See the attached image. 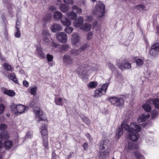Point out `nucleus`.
<instances>
[{
	"mask_svg": "<svg viewBox=\"0 0 159 159\" xmlns=\"http://www.w3.org/2000/svg\"><path fill=\"white\" fill-rule=\"evenodd\" d=\"M120 128L117 129L116 137L119 138L123 134V129L128 131L139 132L141 129V127L137 123L133 122L129 125L123 122L121 124Z\"/></svg>",
	"mask_w": 159,
	"mask_h": 159,
	"instance_id": "obj_1",
	"label": "nucleus"
},
{
	"mask_svg": "<svg viewBox=\"0 0 159 159\" xmlns=\"http://www.w3.org/2000/svg\"><path fill=\"white\" fill-rule=\"evenodd\" d=\"M92 13L93 15H96L99 18L104 16L105 14V6L104 3L100 1L97 2Z\"/></svg>",
	"mask_w": 159,
	"mask_h": 159,
	"instance_id": "obj_2",
	"label": "nucleus"
},
{
	"mask_svg": "<svg viewBox=\"0 0 159 159\" xmlns=\"http://www.w3.org/2000/svg\"><path fill=\"white\" fill-rule=\"evenodd\" d=\"M27 107L26 106L21 104H12L11 108L13 113L16 116L20 115L25 112Z\"/></svg>",
	"mask_w": 159,
	"mask_h": 159,
	"instance_id": "obj_3",
	"label": "nucleus"
},
{
	"mask_svg": "<svg viewBox=\"0 0 159 159\" xmlns=\"http://www.w3.org/2000/svg\"><path fill=\"white\" fill-rule=\"evenodd\" d=\"M116 65L122 70L130 69L131 67V64L126 60L120 59L116 61Z\"/></svg>",
	"mask_w": 159,
	"mask_h": 159,
	"instance_id": "obj_4",
	"label": "nucleus"
},
{
	"mask_svg": "<svg viewBox=\"0 0 159 159\" xmlns=\"http://www.w3.org/2000/svg\"><path fill=\"white\" fill-rule=\"evenodd\" d=\"M109 85V84L108 83L104 84L102 85L101 88H99L98 89L96 90L95 91L94 97H99L105 94L106 92L107 89Z\"/></svg>",
	"mask_w": 159,
	"mask_h": 159,
	"instance_id": "obj_5",
	"label": "nucleus"
},
{
	"mask_svg": "<svg viewBox=\"0 0 159 159\" xmlns=\"http://www.w3.org/2000/svg\"><path fill=\"white\" fill-rule=\"evenodd\" d=\"M80 36L76 33H73L71 40L72 44L74 46L78 47L81 45Z\"/></svg>",
	"mask_w": 159,
	"mask_h": 159,
	"instance_id": "obj_6",
	"label": "nucleus"
},
{
	"mask_svg": "<svg viewBox=\"0 0 159 159\" xmlns=\"http://www.w3.org/2000/svg\"><path fill=\"white\" fill-rule=\"evenodd\" d=\"M150 54L154 57H156L159 54V43L153 44L151 47Z\"/></svg>",
	"mask_w": 159,
	"mask_h": 159,
	"instance_id": "obj_7",
	"label": "nucleus"
},
{
	"mask_svg": "<svg viewBox=\"0 0 159 159\" xmlns=\"http://www.w3.org/2000/svg\"><path fill=\"white\" fill-rule=\"evenodd\" d=\"M111 144L110 141L108 139H106L101 141L100 145V149H101V151L104 150L110 152Z\"/></svg>",
	"mask_w": 159,
	"mask_h": 159,
	"instance_id": "obj_8",
	"label": "nucleus"
},
{
	"mask_svg": "<svg viewBox=\"0 0 159 159\" xmlns=\"http://www.w3.org/2000/svg\"><path fill=\"white\" fill-rule=\"evenodd\" d=\"M34 112L35 114L36 117L38 121H40L45 120L44 115L41 109L37 107L34 109Z\"/></svg>",
	"mask_w": 159,
	"mask_h": 159,
	"instance_id": "obj_9",
	"label": "nucleus"
},
{
	"mask_svg": "<svg viewBox=\"0 0 159 159\" xmlns=\"http://www.w3.org/2000/svg\"><path fill=\"white\" fill-rule=\"evenodd\" d=\"M56 36L59 41L62 43L66 42L67 40L66 34L64 32H61L56 34Z\"/></svg>",
	"mask_w": 159,
	"mask_h": 159,
	"instance_id": "obj_10",
	"label": "nucleus"
},
{
	"mask_svg": "<svg viewBox=\"0 0 159 159\" xmlns=\"http://www.w3.org/2000/svg\"><path fill=\"white\" fill-rule=\"evenodd\" d=\"M84 20L83 17L81 16L78 17L77 18L75 19L73 22L74 26L76 27H80L83 24Z\"/></svg>",
	"mask_w": 159,
	"mask_h": 159,
	"instance_id": "obj_11",
	"label": "nucleus"
},
{
	"mask_svg": "<svg viewBox=\"0 0 159 159\" xmlns=\"http://www.w3.org/2000/svg\"><path fill=\"white\" fill-rule=\"evenodd\" d=\"M54 102L57 105L63 106L64 103H67V101L64 98L57 97L55 98Z\"/></svg>",
	"mask_w": 159,
	"mask_h": 159,
	"instance_id": "obj_12",
	"label": "nucleus"
},
{
	"mask_svg": "<svg viewBox=\"0 0 159 159\" xmlns=\"http://www.w3.org/2000/svg\"><path fill=\"white\" fill-rule=\"evenodd\" d=\"M109 152L108 151H105L102 150L101 151L100 149L98 154V155L99 159H106L109 153Z\"/></svg>",
	"mask_w": 159,
	"mask_h": 159,
	"instance_id": "obj_13",
	"label": "nucleus"
},
{
	"mask_svg": "<svg viewBox=\"0 0 159 159\" xmlns=\"http://www.w3.org/2000/svg\"><path fill=\"white\" fill-rule=\"evenodd\" d=\"M63 63L66 65H71L73 63V59L68 55L63 56Z\"/></svg>",
	"mask_w": 159,
	"mask_h": 159,
	"instance_id": "obj_14",
	"label": "nucleus"
},
{
	"mask_svg": "<svg viewBox=\"0 0 159 159\" xmlns=\"http://www.w3.org/2000/svg\"><path fill=\"white\" fill-rule=\"evenodd\" d=\"M50 29L52 32H56L61 30L62 28L60 24L55 23L51 26Z\"/></svg>",
	"mask_w": 159,
	"mask_h": 159,
	"instance_id": "obj_15",
	"label": "nucleus"
},
{
	"mask_svg": "<svg viewBox=\"0 0 159 159\" xmlns=\"http://www.w3.org/2000/svg\"><path fill=\"white\" fill-rule=\"evenodd\" d=\"M129 132V139L133 141H136L139 138V132L128 131Z\"/></svg>",
	"mask_w": 159,
	"mask_h": 159,
	"instance_id": "obj_16",
	"label": "nucleus"
},
{
	"mask_svg": "<svg viewBox=\"0 0 159 159\" xmlns=\"http://www.w3.org/2000/svg\"><path fill=\"white\" fill-rule=\"evenodd\" d=\"M150 117V115L148 113L143 114L138 117L137 121L139 123H141L148 120Z\"/></svg>",
	"mask_w": 159,
	"mask_h": 159,
	"instance_id": "obj_17",
	"label": "nucleus"
},
{
	"mask_svg": "<svg viewBox=\"0 0 159 159\" xmlns=\"http://www.w3.org/2000/svg\"><path fill=\"white\" fill-rule=\"evenodd\" d=\"M40 132L42 138L48 136V131L46 125L43 124L42 125L40 128Z\"/></svg>",
	"mask_w": 159,
	"mask_h": 159,
	"instance_id": "obj_18",
	"label": "nucleus"
},
{
	"mask_svg": "<svg viewBox=\"0 0 159 159\" xmlns=\"http://www.w3.org/2000/svg\"><path fill=\"white\" fill-rule=\"evenodd\" d=\"M13 145V142L11 140L9 139L6 140L3 143V147L5 148L9 149L11 148Z\"/></svg>",
	"mask_w": 159,
	"mask_h": 159,
	"instance_id": "obj_19",
	"label": "nucleus"
},
{
	"mask_svg": "<svg viewBox=\"0 0 159 159\" xmlns=\"http://www.w3.org/2000/svg\"><path fill=\"white\" fill-rule=\"evenodd\" d=\"M1 91L2 92L11 97H13L15 95V92L12 90H7L4 88H2Z\"/></svg>",
	"mask_w": 159,
	"mask_h": 159,
	"instance_id": "obj_20",
	"label": "nucleus"
},
{
	"mask_svg": "<svg viewBox=\"0 0 159 159\" xmlns=\"http://www.w3.org/2000/svg\"><path fill=\"white\" fill-rule=\"evenodd\" d=\"M138 148V146L135 144L133 142H129L127 145H126L125 147V149L128 151L134 148Z\"/></svg>",
	"mask_w": 159,
	"mask_h": 159,
	"instance_id": "obj_21",
	"label": "nucleus"
},
{
	"mask_svg": "<svg viewBox=\"0 0 159 159\" xmlns=\"http://www.w3.org/2000/svg\"><path fill=\"white\" fill-rule=\"evenodd\" d=\"M61 22L63 25L66 26H69L71 24V21L70 20L65 17L61 19Z\"/></svg>",
	"mask_w": 159,
	"mask_h": 159,
	"instance_id": "obj_22",
	"label": "nucleus"
},
{
	"mask_svg": "<svg viewBox=\"0 0 159 159\" xmlns=\"http://www.w3.org/2000/svg\"><path fill=\"white\" fill-rule=\"evenodd\" d=\"M36 54L40 58L43 59L45 57L44 53L43 52V51L40 47H37L36 50Z\"/></svg>",
	"mask_w": 159,
	"mask_h": 159,
	"instance_id": "obj_23",
	"label": "nucleus"
},
{
	"mask_svg": "<svg viewBox=\"0 0 159 159\" xmlns=\"http://www.w3.org/2000/svg\"><path fill=\"white\" fill-rule=\"evenodd\" d=\"M91 27V25L89 24H84L81 26L80 29L84 31L87 32L90 30Z\"/></svg>",
	"mask_w": 159,
	"mask_h": 159,
	"instance_id": "obj_24",
	"label": "nucleus"
},
{
	"mask_svg": "<svg viewBox=\"0 0 159 159\" xmlns=\"http://www.w3.org/2000/svg\"><path fill=\"white\" fill-rule=\"evenodd\" d=\"M67 16L68 18L71 20H73L76 17L77 15L76 13L72 11L67 12Z\"/></svg>",
	"mask_w": 159,
	"mask_h": 159,
	"instance_id": "obj_25",
	"label": "nucleus"
},
{
	"mask_svg": "<svg viewBox=\"0 0 159 159\" xmlns=\"http://www.w3.org/2000/svg\"><path fill=\"white\" fill-rule=\"evenodd\" d=\"M9 135L8 132L7 131H2L0 135V139L3 140L4 139H7L9 138Z\"/></svg>",
	"mask_w": 159,
	"mask_h": 159,
	"instance_id": "obj_26",
	"label": "nucleus"
},
{
	"mask_svg": "<svg viewBox=\"0 0 159 159\" xmlns=\"http://www.w3.org/2000/svg\"><path fill=\"white\" fill-rule=\"evenodd\" d=\"M143 109L147 112H150L152 109L151 106L147 103L144 104L142 106Z\"/></svg>",
	"mask_w": 159,
	"mask_h": 159,
	"instance_id": "obj_27",
	"label": "nucleus"
},
{
	"mask_svg": "<svg viewBox=\"0 0 159 159\" xmlns=\"http://www.w3.org/2000/svg\"><path fill=\"white\" fill-rule=\"evenodd\" d=\"M72 10L74 12H76V13L78 14H81L82 11V9L80 8L76 5H74L73 6Z\"/></svg>",
	"mask_w": 159,
	"mask_h": 159,
	"instance_id": "obj_28",
	"label": "nucleus"
},
{
	"mask_svg": "<svg viewBox=\"0 0 159 159\" xmlns=\"http://www.w3.org/2000/svg\"><path fill=\"white\" fill-rule=\"evenodd\" d=\"M43 139V144L45 148L48 149V136L44 137L42 138Z\"/></svg>",
	"mask_w": 159,
	"mask_h": 159,
	"instance_id": "obj_29",
	"label": "nucleus"
},
{
	"mask_svg": "<svg viewBox=\"0 0 159 159\" xmlns=\"http://www.w3.org/2000/svg\"><path fill=\"white\" fill-rule=\"evenodd\" d=\"M60 8L61 10L63 12H66L69 10L70 8L67 5L64 4H61Z\"/></svg>",
	"mask_w": 159,
	"mask_h": 159,
	"instance_id": "obj_30",
	"label": "nucleus"
},
{
	"mask_svg": "<svg viewBox=\"0 0 159 159\" xmlns=\"http://www.w3.org/2000/svg\"><path fill=\"white\" fill-rule=\"evenodd\" d=\"M7 77L9 79L12 80L15 83H17L18 81L14 74H10L8 75Z\"/></svg>",
	"mask_w": 159,
	"mask_h": 159,
	"instance_id": "obj_31",
	"label": "nucleus"
},
{
	"mask_svg": "<svg viewBox=\"0 0 159 159\" xmlns=\"http://www.w3.org/2000/svg\"><path fill=\"white\" fill-rule=\"evenodd\" d=\"M144 58H138L136 60V63L137 66H142L144 63Z\"/></svg>",
	"mask_w": 159,
	"mask_h": 159,
	"instance_id": "obj_32",
	"label": "nucleus"
},
{
	"mask_svg": "<svg viewBox=\"0 0 159 159\" xmlns=\"http://www.w3.org/2000/svg\"><path fill=\"white\" fill-rule=\"evenodd\" d=\"M116 102V106H122L124 104V100L123 98L118 97Z\"/></svg>",
	"mask_w": 159,
	"mask_h": 159,
	"instance_id": "obj_33",
	"label": "nucleus"
},
{
	"mask_svg": "<svg viewBox=\"0 0 159 159\" xmlns=\"http://www.w3.org/2000/svg\"><path fill=\"white\" fill-rule=\"evenodd\" d=\"M98 85V83L96 81H92L89 82L88 85L89 88L94 89Z\"/></svg>",
	"mask_w": 159,
	"mask_h": 159,
	"instance_id": "obj_34",
	"label": "nucleus"
},
{
	"mask_svg": "<svg viewBox=\"0 0 159 159\" xmlns=\"http://www.w3.org/2000/svg\"><path fill=\"white\" fill-rule=\"evenodd\" d=\"M62 16L61 13L59 11H56L54 14V18L55 19H60Z\"/></svg>",
	"mask_w": 159,
	"mask_h": 159,
	"instance_id": "obj_35",
	"label": "nucleus"
},
{
	"mask_svg": "<svg viewBox=\"0 0 159 159\" xmlns=\"http://www.w3.org/2000/svg\"><path fill=\"white\" fill-rule=\"evenodd\" d=\"M16 29L15 32V36L17 38H19L21 36L19 28L16 26Z\"/></svg>",
	"mask_w": 159,
	"mask_h": 159,
	"instance_id": "obj_36",
	"label": "nucleus"
},
{
	"mask_svg": "<svg viewBox=\"0 0 159 159\" xmlns=\"http://www.w3.org/2000/svg\"><path fill=\"white\" fill-rule=\"evenodd\" d=\"M118 98L115 97H111L109 98L111 104L116 106Z\"/></svg>",
	"mask_w": 159,
	"mask_h": 159,
	"instance_id": "obj_37",
	"label": "nucleus"
},
{
	"mask_svg": "<svg viewBox=\"0 0 159 159\" xmlns=\"http://www.w3.org/2000/svg\"><path fill=\"white\" fill-rule=\"evenodd\" d=\"M29 89H30V93L33 95H35L36 94L37 88L36 87H34L32 88H30Z\"/></svg>",
	"mask_w": 159,
	"mask_h": 159,
	"instance_id": "obj_38",
	"label": "nucleus"
},
{
	"mask_svg": "<svg viewBox=\"0 0 159 159\" xmlns=\"http://www.w3.org/2000/svg\"><path fill=\"white\" fill-rule=\"evenodd\" d=\"M3 66L5 69L7 71H12L13 70L11 66L6 63H4L3 64Z\"/></svg>",
	"mask_w": 159,
	"mask_h": 159,
	"instance_id": "obj_39",
	"label": "nucleus"
},
{
	"mask_svg": "<svg viewBox=\"0 0 159 159\" xmlns=\"http://www.w3.org/2000/svg\"><path fill=\"white\" fill-rule=\"evenodd\" d=\"M135 9L138 10L139 11H141L145 9V6L143 4H139L135 6L134 7Z\"/></svg>",
	"mask_w": 159,
	"mask_h": 159,
	"instance_id": "obj_40",
	"label": "nucleus"
},
{
	"mask_svg": "<svg viewBox=\"0 0 159 159\" xmlns=\"http://www.w3.org/2000/svg\"><path fill=\"white\" fill-rule=\"evenodd\" d=\"M153 104L155 107L157 108H159V99L155 98L153 100Z\"/></svg>",
	"mask_w": 159,
	"mask_h": 159,
	"instance_id": "obj_41",
	"label": "nucleus"
},
{
	"mask_svg": "<svg viewBox=\"0 0 159 159\" xmlns=\"http://www.w3.org/2000/svg\"><path fill=\"white\" fill-rule=\"evenodd\" d=\"M93 37V33L92 32H88L86 35V39L87 40H90Z\"/></svg>",
	"mask_w": 159,
	"mask_h": 159,
	"instance_id": "obj_42",
	"label": "nucleus"
},
{
	"mask_svg": "<svg viewBox=\"0 0 159 159\" xmlns=\"http://www.w3.org/2000/svg\"><path fill=\"white\" fill-rule=\"evenodd\" d=\"M152 118V119L156 118L158 115V113L157 111L156 110L154 109L151 112Z\"/></svg>",
	"mask_w": 159,
	"mask_h": 159,
	"instance_id": "obj_43",
	"label": "nucleus"
},
{
	"mask_svg": "<svg viewBox=\"0 0 159 159\" xmlns=\"http://www.w3.org/2000/svg\"><path fill=\"white\" fill-rule=\"evenodd\" d=\"M108 67L111 71H113L115 70L114 65L110 62H109L108 63Z\"/></svg>",
	"mask_w": 159,
	"mask_h": 159,
	"instance_id": "obj_44",
	"label": "nucleus"
},
{
	"mask_svg": "<svg viewBox=\"0 0 159 159\" xmlns=\"http://www.w3.org/2000/svg\"><path fill=\"white\" fill-rule=\"evenodd\" d=\"M64 30L67 33L70 34L72 32L73 30V29L71 27H67L65 28Z\"/></svg>",
	"mask_w": 159,
	"mask_h": 159,
	"instance_id": "obj_45",
	"label": "nucleus"
},
{
	"mask_svg": "<svg viewBox=\"0 0 159 159\" xmlns=\"http://www.w3.org/2000/svg\"><path fill=\"white\" fill-rule=\"evenodd\" d=\"M85 21L87 22H91L93 20V17L91 16H87L85 17Z\"/></svg>",
	"mask_w": 159,
	"mask_h": 159,
	"instance_id": "obj_46",
	"label": "nucleus"
},
{
	"mask_svg": "<svg viewBox=\"0 0 159 159\" xmlns=\"http://www.w3.org/2000/svg\"><path fill=\"white\" fill-rule=\"evenodd\" d=\"M89 46V44L87 43H85L81 46L80 49L82 51H84L88 48Z\"/></svg>",
	"mask_w": 159,
	"mask_h": 159,
	"instance_id": "obj_47",
	"label": "nucleus"
},
{
	"mask_svg": "<svg viewBox=\"0 0 159 159\" xmlns=\"http://www.w3.org/2000/svg\"><path fill=\"white\" fill-rule=\"evenodd\" d=\"M80 49H77L72 50L71 52V53L74 55L77 56L80 54Z\"/></svg>",
	"mask_w": 159,
	"mask_h": 159,
	"instance_id": "obj_48",
	"label": "nucleus"
},
{
	"mask_svg": "<svg viewBox=\"0 0 159 159\" xmlns=\"http://www.w3.org/2000/svg\"><path fill=\"white\" fill-rule=\"evenodd\" d=\"M53 56L52 55L48 54L47 55V59L48 62L52 61L53 60Z\"/></svg>",
	"mask_w": 159,
	"mask_h": 159,
	"instance_id": "obj_49",
	"label": "nucleus"
},
{
	"mask_svg": "<svg viewBox=\"0 0 159 159\" xmlns=\"http://www.w3.org/2000/svg\"><path fill=\"white\" fill-rule=\"evenodd\" d=\"M81 78L82 79L83 81L86 82L88 81V77L86 74H82L81 75Z\"/></svg>",
	"mask_w": 159,
	"mask_h": 159,
	"instance_id": "obj_50",
	"label": "nucleus"
},
{
	"mask_svg": "<svg viewBox=\"0 0 159 159\" xmlns=\"http://www.w3.org/2000/svg\"><path fill=\"white\" fill-rule=\"evenodd\" d=\"M135 155L138 159H145L144 157L138 152H136Z\"/></svg>",
	"mask_w": 159,
	"mask_h": 159,
	"instance_id": "obj_51",
	"label": "nucleus"
},
{
	"mask_svg": "<svg viewBox=\"0 0 159 159\" xmlns=\"http://www.w3.org/2000/svg\"><path fill=\"white\" fill-rule=\"evenodd\" d=\"M5 109L4 105L2 104H0V114L2 113Z\"/></svg>",
	"mask_w": 159,
	"mask_h": 159,
	"instance_id": "obj_52",
	"label": "nucleus"
},
{
	"mask_svg": "<svg viewBox=\"0 0 159 159\" xmlns=\"http://www.w3.org/2000/svg\"><path fill=\"white\" fill-rule=\"evenodd\" d=\"M7 128V126L5 124H0V130H4Z\"/></svg>",
	"mask_w": 159,
	"mask_h": 159,
	"instance_id": "obj_53",
	"label": "nucleus"
},
{
	"mask_svg": "<svg viewBox=\"0 0 159 159\" xmlns=\"http://www.w3.org/2000/svg\"><path fill=\"white\" fill-rule=\"evenodd\" d=\"M69 48L68 45H64L61 46V50L62 51H66Z\"/></svg>",
	"mask_w": 159,
	"mask_h": 159,
	"instance_id": "obj_54",
	"label": "nucleus"
},
{
	"mask_svg": "<svg viewBox=\"0 0 159 159\" xmlns=\"http://www.w3.org/2000/svg\"><path fill=\"white\" fill-rule=\"evenodd\" d=\"M146 142L148 144H152L153 143V138L150 137L147 139L146 140Z\"/></svg>",
	"mask_w": 159,
	"mask_h": 159,
	"instance_id": "obj_55",
	"label": "nucleus"
},
{
	"mask_svg": "<svg viewBox=\"0 0 159 159\" xmlns=\"http://www.w3.org/2000/svg\"><path fill=\"white\" fill-rule=\"evenodd\" d=\"M51 43L52 49H53L55 48H57L59 46V45L58 44H57L56 43L54 42H52Z\"/></svg>",
	"mask_w": 159,
	"mask_h": 159,
	"instance_id": "obj_56",
	"label": "nucleus"
},
{
	"mask_svg": "<svg viewBox=\"0 0 159 159\" xmlns=\"http://www.w3.org/2000/svg\"><path fill=\"white\" fill-rule=\"evenodd\" d=\"M32 133L31 132H28L27 133L25 137L26 138H30L32 137Z\"/></svg>",
	"mask_w": 159,
	"mask_h": 159,
	"instance_id": "obj_57",
	"label": "nucleus"
},
{
	"mask_svg": "<svg viewBox=\"0 0 159 159\" xmlns=\"http://www.w3.org/2000/svg\"><path fill=\"white\" fill-rule=\"evenodd\" d=\"M56 147L57 149H60L61 147V145L59 141L56 142Z\"/></svg>",
	"mask_w": 159,
	"mask_h": 159,
	"instance_id": "obj_58",
	"label": "nucleus"
},
{
	"mask_svg": "<svg viewBox=\"0 0 159 159\" xmlns=\"http://www.w3.org/2000/svg\"><path fill=\"white\" fill-rule=\"evenodd\" d=\"M65 3L68 4H72L73 3V0H64Z\"/></svg>",
	"mask_w": 159,
	"mask_h": 159,
	"instance_id": "obj_59",
	"label": "nucleus"
},
{
	"mask_svg": "<svg viewBox=\"0 0 159 159\" xmlns=\"http://www.w3.org/2000/svg\"><path fill=\"white\" fill-rule=\"evenodd\" d=\"M23 84L26 87H28L29 86V84L28 82L26 80L23 81Z\"/></svg>",
	"mask_w": 159,
	"mask_h": 159,
	"instance_id": "obj_60",
	"label": "nucleus"
},
{
	"mask_svg": "<svg viewBox=\"0 0 159 159\" xmlns=\"http://www.w3.org/2000/svg\"><path fill=\"white\" fill-rule=\"evenodd\" d=\"M84 149L85 150H87L88 148V144L86 143H84L83 145Z\"/></svg>",
	"mask_w": 159,
	"mask_h": 159,
	"instance_id": "obj_61",
	"label": "nucleus"
},
{
	"mask_svg": "<svg viewBox=\"0 0 159 159\" xmlns=\"http://www.w3.org/2000/svg\"><path fill=\"white\" fill-rule=\"evenodd\" d=\"M84 121L86 124H89L90 123V121L87 118H85L84 120Z\"/></svg>",
	"mask_w": 159,
	"mask_h": 159,
	"instance_id": "obj_62",
	"label": "nucleus"
},
{
	"mask_svg": "<svg viewBox=\"0 0 159 159\" xmlns=\"http://www.w3.org/2000/svg\"><path fill=\"white\" fill-rule=\"evenodd\" d=\"M98 67V66H96L95 67L92 68V70L95 71H97Z\"/></svg>",
	"mask_w": 159,
	"mask_h": 159,
	"instance_id": "obj_63",
	"label": "nucleus"
},
{
	"mask_svg": "<svg viewBox=\"0 0 159 159\" xmlns=\"http://www.w3.org/2000/svg\"><path fill=\"white\" fill-rule=\"evenodd\" d=\"M56 155L55 152H53L52 154V159H56Z\"/></svg>",
	"mask_w": 159,
	"mask_h": 159,
	"instance_id": "obj_64",
	"label": "nucleus"
}]
</instances>
